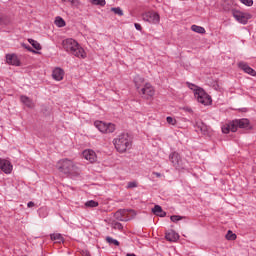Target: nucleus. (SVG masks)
Listing matches in <instances>:
<instances>
[{
  "mask_svg": "<svg viewBox=\"0 0 256 256\" xmlns=\"http://www.w3.org/2000/svg\"><path fill=\"white\" fill-rule=\"evenodd\" d=\"M62 47L67 53L74 55V57H78L80 59H85V57H87L83 47H81L79 42L73 38L64 39L62 41Z\"/></svg>",
  "mask_w": 256,
  "mask_h": 256,
  "instance_id": "f257e3e1",
  "label": "nucleus"
},
{
  "mask_svg": "<svg viewBox=\"0 0 256 256\" xmlns=\"http://www.w3.org/2000/svg\"><path fill=\"white\" fill-rule=\"evenodd\" d=\"M57 167L59 171L64 175H67V177H77V175L81 173L79 166H77L73 160L67 158L60 160Z\"/></svg>",
  "mask_w": 256,
  "mask_h": 256,
  "instance_id": "f03ea898",
  "label": "nucleus"
},
{
  "mask_svg": "<svg viewBox=\"0 0 256 256\" xmlns=\"http://www.w3.org/2000/svg\"><path fill=\"white\" fill-rule=\"evenodd\" d=\"M113 143L118 153H125L131 149L133 140L128 133H122L113 140Z\"/></svg>",
  "mask_w": 256,
  "mask_h": 256,
  "instance_id": "7ed1b4c3",
  "label": "nucleus"
},
{
  "mask_svg": "<svg viewBox=\"0 0 256 256\" xmlns=\"http://www.w3.org/2000/svg\"><path fill=\"white\" fill-rule=\"evenodd\" d=\"M249 119L242 118L233 120L222 126V133L227 134L229 131L235 133L238 129H249Z\"/></svg>",
  "mask_w": 256,
  "mask_h": 256,
  "instance_id": "20e7f679",
  "label": "nucleus"
},
{
  "mask_svg": "<svg viewBox=\"0 0 256 256\" xmlns=\"http://www.w3.org/2000/svg\"><path fill=\"white\" fill-rule=\"evenodd\" d=\"M194 96L195 99H197L198 103H201L202 105H211L213 101L209 94H207V92H205V90H203L202 88H198L197 90H195Z\"/></svg>",
  "mask_w": 256,
  "mask_h": 256,
  "instance_id": "39448f33",
  "label": "nucleus"
},
{
  "mask_svg": "<svg viewBox=\"0 0 256 256\" xmlns=\"http://www.w3.org/2000/svg\"><path fill=\"white\" fill-rule=\"evenodd\" d=\"M94 126L100 133H113L115 131V124L105 123L103 121H95Z\"/></svg>",
  "mask_w": 256,
  "mask_h": 256,
  "instance_id": "423d86ee",
  "label": "nucleus"
},
{
  "mask_svg": "<svg viewBox=\"0 0 256 256\" xmlns=\"http://www.w3.org/2000/svg\"><path fill=\"white\" fill-rule=\"evenodd\" d=\"M232 15H233L234 19H236L238 21V23H241L242 25H247V23L249 22V19H251V14L241 12V11L235 10V9L232 10Z\"/></svg>",
  "mask_w": 256,
  "mask_h": 256,
  "instance_id": "0eeeda50",
  "label": "nucleus"
},
{
  "mask_svg": "<svg viewBox=\"0 0 256 256\" xmlns=\"http://www.w3.org/2000/svg\"><path fill=\"white\" fill-rule=\"evenodd\" d=\"M143 21L152 25H157L161 17L156 12H146L142 15Z\"/></svg>",
  "mask_w": 256,
  "mask_h": 256,
  "instance_id": "6e6552de",
  "label": "nucleus"
},
{
  "mask_svg": "<svg viewBox=\"0 0 256 256\" xmlns=\"http://www.w3.org/2000/svg\"><path fill=\"white\" fill-rule=\"evenodd\" d=\"M139 93L144 99H151V97L155 95V88H153L150 83H145L144 87L140 89Z\"/></svg>",
  "mask_w": 256,
  "mask_h": 256,
  "instance_id": "1a4fd4ad",
  "label": "nucleus"
},
{
  "mask_svg": "<svg viewBox=\"0 0 256 256\" xmlns=\"http://www.w3.org/2000/svg\"><path fill=\"white\" fill-rule=\"evenodd\" d=\"M129 212L133 213V210L120 209L114 214V217L117 221H130Z\"/></svg>",
  "mask_w": 256,
  "mask_h": 256,
  "instance_id": "9d476101",
  "label": "nucleus"
},
{
  "mask_svg": "<svg viewBox=\"0 0 256 256\" xmlns=\"http://www.w3.org/2000/svg\"><path fill=\"white\" fill-rule=\"evenodd\" d=\"M0 169L5 173L6 175H11L13 171V164H11V161L0 158Z\"/></svg>",
  "mask_w": 256,
  "mask_h": 256,
  "instance_id": "9b49d317",
  "label": "nucleus"
},
{
  "mask_svg": "<svg viewBox=\"0 0 256 256\" xmlns=\"http://www.w3.org/2000/svg\"><path fill=\"white\" fill-rule=\"evenodd\" d=\"M239 69L244 71V73H247L248 75H251L252 77H256V71L255 69L251 68L247 62H239L238 63Z\"/></svg>",
  "mask_w": 256,
  "mask_h": 256,
  "instance_id": "f8f14e48",
  "label": "nucleus"
},
{
  "mask_svg": "<svg viewBox=\"0 0 256 256\" xmlns=\"http://www.w3.org/2000/svg\"><path fill=\"white\" fill-rule=\"evenodd\" d=\"M82 155L89 163H95L97 161V154L93 150H84Z\"/></svg>",
  "mask_w": 256,
  "mask_h": 256,
  "instance_id": "ddd939ff",
  "label": "nucleus"
},
{
  "mask_svg": "<svg viewBox=\"0 0 256 256\" xmlns=\"http://www.w3.org/2000/svg\"><path fill=\"white\" fill-rule=\"evenodd\" d=\"M6 63H8V65H14L15 67L21 65V61H19V58L15 54H7Z\"/></svg>",
  "mask_w": 256,
  "mask_h": 256,
  "instance_id": "4468645a",
  "label": "nucleus"
},
{
  "mask_svg": "<svg viewBox=\"0 0 256 256\" xmlns=\"http://www.w3.org/2000/svg\"><path fill=\"white\" fill-rule=\"evenodd\" d=\"M52 77L55 81H63V77H65V71L61 68H55L52 72Z\"/></svg>",
  "mask_w": 256,
  "mask_h": 256,
  "instance_id": "2eb2a0df",
  "label": "nucleus"
},
{
  "mask_svg": "<svg viewBox=\"0 0 256 256\" xmlns=\"http://www.w3.org/2000/svg\"><path fill=\"white\" fill-rule=\"evenodd\" d=\"M169 159L172 163V165L174 167H179V163L181 161V156H179V153L177 152H172L170 155H169Z\"/></svg>",
  "mask_w": 256,
  "mask_h": 256,
  "instance_id": "dca6fc26",
  "label": "nucleus"
},
{
  "mask_svg": "<svg viewBox=\"0 0 256 256\" xmlns=\"http://www.w3.org/2000/svg\"><path fill=\"white\" fill-rule=\"evenodd\" d=\"M165 237L167 241H170L172 243H175V241H179V234L175 232L174 230H170L165 234Z\"/></svg>",
  "mask_w": 256,
  "mask_h": 256,
  "instance_id": "f3484780",
  "label": "nucleus"
},
{
  "mask_svg": "<svg viewBox=\"0 0 256 256\" xmlns=\"http://www.w3.org/2000/svg\"><path fill=\"white\" fill-rule=\"evenodd\" d=\"M21 103H23V105H25L26 107H28L29 109H33V107H35V103H33V100H31V98L22 95L20 97Z\"/></svg>",
  "mask_w": 256,
  "mask_h": 256,
  "instance_id": "a211bd4d",
  "label": "nucleus"
},
{
  "mask_svg": "<svg viewBox=\"0 0 256 256\" xmlns=\"http://www.w3.org/2000/svg\"><path fill=\"white\" fill-rule=\"evenodd\" d=\"M152 213L154 215H157L158 217H165L167 215V212L163 211V208L159 205H155L152 209Z\"/></svg>",
  "mask_w": 256,
  "mask_h": 256,
  "instance_id": "6ab92c4d",
  "label": "nucleus"
},
{
  "mask_svg": "<svg viewBox=\"0 0 256 256\" xmlns=\"http://www.w3.org/2000/svg\"><path fill=\"white\" fill-rule=\"evenodd\" d=\"M134 83H135L136 89L140 90L141 87H143V84L145 83V78H143L139 75H136L134 77Z\"/></svg>",
  "mask_w": 256,
  "mask_h": 256,
  "instance_id": "aec40b11",
  "label": "nucleus"
},
{
  "mask_svg": "<svg viewBox=\"0 0 256 256\" xmlns=\"http://www.w3.org/2000/svg\"><path fill=\"white\" fill-rule=\"evenodd\" d=\"M52 241H56V243H63V236L60 233H54L50 235Z\"/></svg>",
  "mask_w": 256,
  "mask_h": 256,
  "instance_id": "412c9836",
  "label": "nucleus"
},
{
  "mask_svg": "<svg viewBox=\"0 0 256 256\" xmlns=\"http://www.w3.org/2000/svg\"><path fill=\"white\" fill-rule=\"evenodd\" d=\"M28 43H30V45H32V47L36 49V51H41V44L36 40L30 38L28 39Z\"/></svg>",
  "mask_w": 256,
  "mask_h": 256,
  "instance_id": "4be33fe9",
  "label": "nucleus"
},
{
  "mask_svg": "<svg viewBox=\"0 0 256 256\" xmlns=\"http://www.w3.org/2000/svg\"><path fill=\"white\" fill-rule=\"evenodd\" d=\"M191 30L194 31V33H200L201 35L205 34V28L198 25H192Z\"/></svg>",
  "mask_w": 256,
  "mask_h": 256,
  "instance_id": "5701e85b",
  "label": "nucleus"
},
{
  "mask_svg": "<svg viewBox=\"0 0 256 256\" xmlns=\"http://www.w3.org/2000/svg\"><path fill=\"white\" fill-rule=\"evenodd\" d=\"M55 26L56 27H65V20H63V18L57 16L55 19Z\"/></svg>",
  "mask_w": 256,
  "mask_h": 256,
  "instance_id": "b1692460",
  "label": "nucleus"
},
{
  "mask_svg": "<svg viewBox=\"0 0 256 256\" xmlns=\"http://www.w3.org/2000/svg\"><path fill=\"white\" fill-rule=\"evenodd\" d=\"M226 239L228 241H235L237 239V234L233 233L231 230H229L226 234Z\"/></svg>",
  "mask_w": 256,
  "mask_h": 256,
  "instance_id": "393cba45",
  "label": "nucleus"
},
{
  "mask_svg": "<svg viewBox=\"0 0 256 256\" xmlns=\"http://www.w3.org/2000/svg\"><path fill=\"white\" fill-rule=\"evenodd\" d=\"M11 22L7 19V17H4L0 15V27H6V25H9Z\"/></svg>",
  "mask_w": 256,
  "mask_h": 256,
  "instance_id": "a878e982",
  "label": "nucleus"
},
{
  "mask_svg": "<svg viewBox=\"0 0 256 256\" xmlns=\"http://www.w3.org/2000/svg\"><path fill=\"white\" fill-rule=\"evenodd\" d=\"M85 207L93 208V207H99V202L95 200H90L85 203Z\"/></svg>",
  "mask_w": 256,
  "mask_h": 256,
  "instance_id": "bb28decb",
  "label": "nucleus"
},
{
  "mask_svg": "<svg viewBox=\"0 0 256 256\" xmlns=\"http://www.w3.org/2000/svg\"><path fill=\"white\" fill-rule=\"evenodd\" d=\"M106 241L110 245H115L116 247H119V242L116 239H113V238L108 236V237H106Z\"/></svg>",
  "mask_w": 256,
  "mask_h": 256,
  "instance_id": "cd10ccee",
  "label": "nucleus"
},
{
  "mask_svg": "<svg viewBox=\"0 0 256 256\" xmlns=\"http://www.w3.org/2000/svg\"><path fill=\"white\" fill-rule=\"evenodd\" d=\"M111 11H113L115 15H119V17H123V10H121V8L119 7L111 8Z\"/></svg>",
  "mask_w": 256,
  "mask_h": 256,
  "instance_id": "c85d7f7f",
  "label": "nucleus"
},
{
  "mask_svg": "<svg viewBox=\"0 0 256 256\" xmlns=\"http://www.w3.org/2000/svg\"><path fill=\"white\" fill-rule=\"evenodd\" d=\"M92 5H100V7H105V0H92Z\"/></svg>",
  "mask_w": 256,
  "mask_h": 256,
  "instance_id": "c756f323",
  "label": "nucleus"
},
{
  "mask_svg": "<svg viewBox=\"0 0 256 256\" xmlns=\"http://www.w3.org/2000/svg\"><path fill=\"white\" fill-rule=\"evenodd\" d=\"M166 121H167L168 125H177V120H175V118H173L171 116H168L166 118Z\"/></svg>",
  "mask_w": 256,
  "mask_h": 256,
  "instance_id": "7c9ffc66",
  "label": "nucleus"
},
{
  "mask_svg": "<svg viewBox=\"0 0 256 256\" xmlns=\"http://www.w3.org/2000/svg\"><path fill=\"white\" fill-rule=\"evenodd\" d=\"M38 213L40 217H43V218L47 217V208H40L38 210Z\"/></svg>",
  "mask_w": 256,
  "mask_h": 256,
  "instance_id": "2f4dec72",
  "label": "nucleus"
},
{
  "mask_svg": "<svg viewBox=\"0 0 256 256\" xmlns=\"http://www.w3.org/2000/svg\"><path fill=\"white\" fill-rule=\"evenodd\" d=\"M240 3H242L243 5H246V7H252L253 0H240Z\"/></svg>",
  "mask_w": 256,
  "mask_h": 256,
  "instance_id": "473e14b6",
  "label": "nucleus"
},
{
  "mask_svg": "<svg viewBox=\"0 0 256 256\" xmlns=\"http://www.w3.org/2000/svg\"><path fill=\"white\" fill-rule=\"evenodd\" d=\"M170 219H171V221L173 223H177V221H181V219H183V217L177 216V215H173V216L170 217Z\"/></svg>",
  "mask_w": 256,
  "mask_h": 256,
  "instance_id": "72a5a7b5",
  "label": "nucleus"
},
{
  "mask_svg": "<svg viewBox=\"0 0 256 256\" xmlns=\"http://www.w3.org/2000/svg\"><path fill=\"white\" fill-rule=\"evenodd\" d=\"M22 47H24V49H27V51H30V53H37V51L33 50V48H31V46H29L28 44L23 43Z\"/></svg>",
  "mask_w": 256,
  "mask_h": 256,
  "instance_id": "f704fd0d",
  "label": "nucleus"
},
{
  "mask_svg": "<svg viewBox=\"0 0 256 256\" xmlns=\"http://www.w3.org/2000/svg\"><path fill=\"white\" fill-rule=\"evenodd\" d=\"M187 85L189 87V89H191L192 91H194V95H195V91L200 89L199 87H197L195 84L189 83L187 82Z\"/></svg>",
  "mask_w": 256,
  "mask_h": 256,
  "instance_id": "c9c22d12",
  "label": "nucleus"
},
{
  "mask_svg": "<svg viewBox=\"0 0 256 256\" xmlns=\"http://www.w3.org/2000/svg\"><path fill=\"white\" fill-rule=\"evenodd\" d=\"M135 187H137V182L135 181L128 182L127 189H135Z\"/></svg>",
  "mask_w": 256,
  "mask_h": 256,
  "instance_id": "e433bc0d",
  "label": "nucleus"
},
{
  "mask_svg": "<svg viewBox=\"0 0 256 256\" xmlns=\"http://www.w3.org/2000/svg\"><path fill=\"white\" fill-rule=\"evenodd\" d=\"M69 3H71V5H73L74 7H78V5L80 4L79 0H69Z\"/></svg>",
  "mask_w": 256,
  "mask_h": 256,
  "instance_id": "4c0bfd02",
  "label": "nucleus"
},
{
  "mask_svg": "<svg viewBox=\"0 0 256 256\" xmlns=\"http://www.w3.org/2000/svg\"><path fill=\"white\" fill-rule=\"evenodd\" d=\"M69 3H71V5H73L74 7H78V5L80 4L79 0H69Z\"/></svg>",
  "mask_w": 256,
  "mask_h": 256,
  "instance_id": "58836bf2",
  "label": "nucleus"
},
{
  "mask_svg": "<svg viewBox=\"0 0 256 256\" xmlns=\"http://www.w3.org/2000/svg\"><path fill=\"white\" fill-rule=\"evenodd\" d=\"M114 227H115V229H119V230H121V229H123V224H122V223L117 222V223H115V224H114Z\"/></svg>",
  "mask_w": 256,
  "mask_h": 256,
  "instance_id": "ea45409f",
  "label": "nucleus"
},
{
  "mask_svg": "<svg viewBox=\"0 0 256 256\" xmlns=\"http://www.w3.org/2000/svg\"><path fill=\"white\" fill-rule=\"evenodd\" d=\"M134 27H135V29H136L137 31H141V24L135 23V24H134Z\"/></svg>",
  "mask_w": 256,
  "mask_h": 256,
  "instance_id": "a19ab883",
  "label": "nucleus"
},
{
  "mask_svg": "<svg viewBox=\"0 0 256 256\" xmlns=\"http://www.w3.org/2000/svg\"><path fill=\"white\" fill-rule=\"evenodd\" d=\"M27 207H29V208L35 207V203L33 201H30L27 203Z\"/></svg>",
  "mask_w": 256,
  "mask_h": 256,
  "instance_id": "79ce46f5",
  "label": "nucleus"
},
{
  "mask_svg": "<svg viewBox=\"0 0 256 256\" xmlns=\"http://www.w3.org/2000/svg\"><path fill=\"white\" fill-rule=\"evenodd\" d=\"M153 175H156L157 177H161V173L159 172H153Z\"/></svg>",
  "mask_w": 256,
  "mask_h": 256,
  "instance_id": "37998d69",
  "label": "nucleus"
},
{
  "mask_svg": "<svg viewBox=\"0 0 256 256\" xmlns=\"http://www.w3.org/2000/svg\"><path fill=\"white\" fill-rule=\"evenodd\" d=\"M126 256H137V255H135L134 253H128L126 254Z\"/></svg>",
  "mask_w": 256,
  "mask_h": 256,
  "instance_id": "c03bdc74",
  "label": "nucleus"
},
{
  "mask_svg": "<svg viewBox=\"0 0 256 256\" xmlns=\"http://www.w3.org/2000/svg\"><path fill=\"white\" fill-rule=\"evenodd\" d=\"M66 1H68V3H69L70 0H62L63 3H66Z\"/></svg>",
  "mask_w": 256,
  "mask_h": 256,
  "instance_id": "a18cd8bd",
  "label": "nucleus"
}]
</instances>
